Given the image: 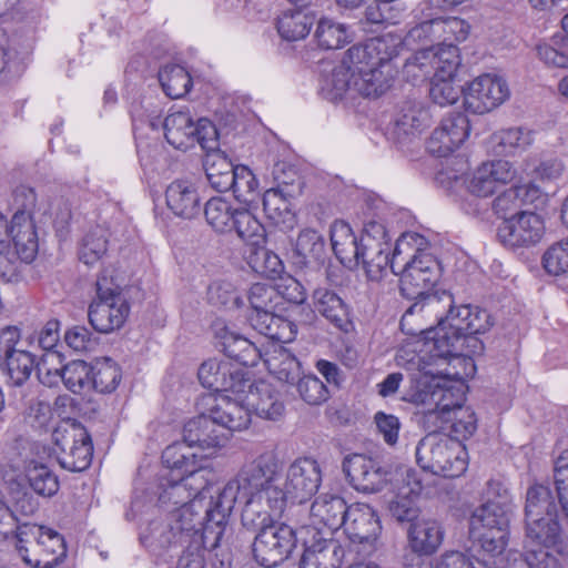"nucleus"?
Wrapping results in <instances>:
<instances>
[{
	"instance_id": "obj_28",
	"label": "nucleus",
	"mask_w": 568,
	"mask_h": 568,
	"mask_svg": "<svg viewBox=\"0 0 568 568\" xmlns=\"http://www.w3.org/2000/svg\"><path fill=\"white\" fill-rule=\"evenodd\" d=\"M168 207L182 219H194L201 213V197L193 183L185 180L173 181L165 191Z\"/></svg>"
},
{
	"instance_id": "obj_6",
	"label": "nucleus",
	"mask_w": 568,
	"mask_h": 568,
	"mask_svg": "<svg viewBox=\"0 0 568 568\" xmlns=\"http://www.w3.org/2000/svg\"><path fill=\"white\" fill-rule=\"evenodd\" d=\"M510 505L489 499L469 519V537L489 556L501 555L509 536Z\"/></svg>"
},
{
	"instance_id": "obj_49",
	"label": "nucleus",
	"mask_w": 568,
	"mask_h": 568,
	"mask_svg": "<svg viewBox=\"0 0 568 568\" xmlns=\"http://www.w3.org/2000/svg\"><path fill=\"white\" fill-rule=\"evenodd\" d=\"M161 458L162 463L170 468V475H176L197 464L203 459V456H199L193 452V447L183 438L181 442H174L169 445L163 450Z\"/></svg>"
},
{
	"instance_id": "obj_63",
	"label": "nucleus",
	"mask_w": 568,
	"mask_h": 568,
	"mask_svg": "<svg viewBox=\"0 0 568 568\" xmlns=\"http://www.w3.org/2000/svg\"><path fill=\"white\" fill-rule=\"evenodd\" d=\"M296 389L300 397L308 405H321L329 398L327 386L312 374L298 378Z\"/></svg>"
},
{
	"instance_id": "obj_35",
	"label": "nucleus",
	"mask_w": 568,
	"mask_h": 568,
	"mask_svg": "<svg viewBox=\"0 0 568 568\" xmlns=\"http://www.w3.org/2000/svg\"><path fill=\"white\" fill-rule=\"evenodd\" d=\"M141 542L152 551L168 550L185 544L169 516L151 520L140 534Z\"/></svg>"
},
{
	"instance_id": "obj_3",
	"label": "nucleus",
	"mask_w": 568,
	"mask_h": 568,
	"mask_svg": "<svg viewBox=\"0 0 568 568\" xmlns=\"http://www.w3.org/2000/svg\"><path fill=\"white\" fill-rule=\"evenodd\" d=\"M426 245V239L414 232H407L396 241L393 255L392 244L385 226L376 221L365 224L359 236L358 266L362 265L368 281L378 282L389 266L394 274H398L399 258L407 248Z\"/></svg>"
},
{
	"instance_id": "obj_12",
	"label": "nucleus",
	"mask_w": 568,
	"mask_h": 568,
	"mask_svg": "<svg viewBox=\"0 0 568 568\" xmlns=\"http://www.w3.org/2000/svg\"><path fill=\"white\" fill-rule=\"evenodd\" d=\"M342 468L349 485L357 491H381L389 480V469L379 460L363 454L346 456Z\"/></svg>"
},
{
	"instance_id": "obj_15",
	"label": "nucleus",
	"mask_w": 568,
	"mask_h": 568,
	"mask_svg": "<svg viewBox=\"0 0 568 568\" xmlns=\"http://www.w3.org/2000/svg\"><path fill=\"white\" fill-rule=\"evenodd\" d=\"M6 344L0 352L1 365L7 383L12 387L23 386L38 366L37 356L29 351L17 348L20 332L16 326L8 331Z\"/></svg>"
},
{
	"instance_id": "obj_25",
	"label": "nucleus",
	"mask_w": 568,
	"mask_h": 568,
	"mask_svg": "<svg viewBox=\"0 0 568 568\" xmlns=\"http://www.w3.org/2000/svg\"><path fill=\"white\" fill-rule=\"evenodd\" d=\"M313 304L316 312L337 329L348 333L354 328L349 306L334 291L326 287L316 288L313 293Z\"/></svg>"
},
{
	"instance_id": "obj_59",
	"label": "nucleus",
	"mask_w": 568,
	"mask_h": 568,
	"mask_svg": "<svg viewBox=\"0 0 568 568\" xmlns=\"http://www.w3.org/2000/svg\"><path fill=\"white\" fill-rule=\"evenodd\" d=\"M90 364L84 361H71L62 366V383L74 394L90 389Z\"/></svg>"
},
{
	"instance_id": "obj_45",
	"label": "nucleus",
	"mask_w": 568,
	"mask_h": 568,
	"mask_svg": "<svg viewBox=\"0 0 568 568\" xmlns=\"http://www.w3.org/2000/svg\"><path fill=\"white\" fill-rule=\"evenodd\" d=\"M239 207L223 197H211L204 205L203 213L206 223L220 234L232 233V222Z\"/></svg>"
},
{
	"instance_id": "obj_17",
	"label": "nucleus",
	"mask_w": 568,
	"mask_h": 568,
	"mask_svg": "<svg viewBox=\"0 0 568 568\" xmlns=\"http://www.w3.org/2000/svg\"><path fill=\"white\" fill-rule=\"evenodd\" d=\"M403 49V40L399 36L386 33L368 39L365 43L355 44L347 50V59L351 63H365L383 70L392 68L390 62Z\"/></svg>"
},
{
	"instance_id": "obj_58",
	"label": "nucleus",
	"mask_w": 568,
	"mask_h": 568,
	"mask_svg": "<svg viewBox=\"0 0 568 568\" xmlns=\"http://www.w3.org/2000/svg\"><path fill=\"white\" fill-rule=\"evenodd\" d=\"M28 488L42 497L54 496L60 487L58 476L45 465H36L27 473Z\"/></svg>"
},
{
	"instance_id": "obj_13",
	"label": "nucleus",
	"mask_w": 568,
	"mask_h": 568,
	"mask_svg": "<svg viewBox=\"0 0 568 568\" xmlns=\"http://www.w3.org/2000/svg\"><path fill=\"white\" fill-rule=\"evenodd\" d=\"M445 394L440 377L420 374L419 377L412 379L410 386L404 393L402 399L427 407L423 414V425L427 427L429 422H433L434 425L437 424L439 412H445L452 406V403H443Z\"/></svg>"
},
{
	"instance_id": "obj_32",
	"label": "nucleus",
	"mask_w": 568,
	"mask_h": 568,
	"mask_svg": "<svg viewBox=\"0 0 568 568\" xmlns=\"http://www.w3.org/2000/svg\"><path fill=\"white\" fill-rule=\"evenodd\" d=\"M432 123L429 110L424 104L413 98H407L398 105L394 119L395 130L398 135H414L419 133Z\"/></svg>"
},
{
	"instance_id": "obj_26",
	"label": "nucleus",
	"mask_w": 568,
	"mask_h": 568,
	"mask_svg": "<svg viewBox=\"0 0 568 568\" xmlns=\"http://www.w3.org/2000/svg\"><path fill=\"white\" fill-rule=\"evenodd\" d=\"M353 91L365 98H378L390 87L394 78L393 68L383 70L365 63H353Z\"/></svg>"
},
{
	"instance_id": "obj_37",
	"label": "nucleus",
	"mask_w": 568,
	"mask_h": 568,
	"mask_svg": "<svg viewBox=\"0 0 568 568\" xmlns=\"http://www.w3.org/2000/svg\"><path fill=\"white\" fill-rule=\"evenodd\" d=\"M194 124L189 111L170 113L163 122L164 136L173 148L186 150L194 145Z\"/></svg>"
},
{
	"instance_id": "obj_30",
	"label": "nucleus",
	"mask_w": 568,
	"mask_h": 568,
	"mask_svg": "<svg viewBox=\"0 0 568 568\" xmlns=\"http://www.w3.org/2000/svg\"><path fill=\"white\" fill-rule=\"evenodd\" d=\"M558 494L549 485L536 483L528 487L524 507L525 521L540 517H559Z\"/></svg>"
},
{
	"instance_id": "obj_31",
	"label": "nucleus",
	"mask_w": 568,
	"mask_h": 568,
	"mask_svg": "<svg viewBox=\"0 0 568 568\" xmlns=\"http://www.w3.org/2000/svg\"><path fill=\"white\" fill-rule=\"evenodd\" d=\"M33 557L26 558V564L33 568H54L67 556L63 537L55 530L47 528L36 544Z\"/></svg>"
},
{
	"instance_id": "obj_16",
	"label": "nucleus",
	"mask_w": 568,
	"mask_h": 568,
	"mask_svg": "<svg viewBox=\"0 0 568 568\" xmlns=\"http://www.w3.org/2000/svg\"><path fill=\"white\" fill-rule=\"evenodd\" d=\"M509 97L506 82L490 74L475 79L464 92L465 109L475 114L490 112Z\"/></svg>"
},
{
	"instance_id": "obj_1",
	"label": "nucleus",
	"mask_w": 568,
	"mask_h": 568,
	"mask_svg": "<svg viewBox=\"0 0 568 568\" xmlns=\"http://www.w3.org/2000/svg\"><path fill=\"white\" fill-rule=\"evenodd\" d=\"M282 462L274 452H264L245 463L235 478L231 479L217 493V507L222 513L216 514L221 521L231 516L239 497H258L266 499L275 510H284V494L276 485L281 473Z\"/></svg>"
},
{
	"instance_id": "obj_50",
	"label": "nucleus",
	"mask_w": 568,
	"mask_h": 568,
	"mask_svg": "<svg viewBox=\"0 0 568 568\" xmlns=\"http://www.w3.org/2000/svg\"><path fill=\"white\" fill-rule=\"evenodd\" d=\"M159 81L171 99L184 97L192 88V78L181 65L169 64L159 71Z\"/></svg>"
},
{
	"instance_id": "obj_20",
	"label": "nucleus",
	"mask_w": 568,
	"mask_h": 568,
	"mask_svg": "<svg viewBox=\"0 0 568 568\" xmlns=\"http://www.w3.org/2000/svg\"><path fill=\"white\" fill-rule=\"evenodd\" d=\"M294 265L298 268L321 270L329 262L326 242L315 230L306 229L300 232L293 250Z\"/></svg>"
},
{
	"instance_id": "obj_46",
	"label": "nucleus",
	"mask_w": 568,
	"mask_h": 568,
	"mask_svg": "<svg viewBox=\"0 0 568 568\" xmlns=\"http://www.w3.org/2000/svg\"><path fill=\"white\" fill-rule=\"evenodd\" d=\"M90 389L102 394L116 389L121 381V369L114 361L109 357L100 358L90 364Z\"/></svg>"
},
{
	"instance_id": "obj_18",
	"label": "nucleus",
	"mask_w": 568,
	"mask_h": 568,
	"mask_svg": "<svg viewBox=\"0 0 568 568\" xmlns=\"http://www.w3.org/2000/svg\"><path fill=\"white\" fill-rule=\"evenodd\" d=\"M352 544L363 545L366 552L374 549L382 526L376 510L368 504L356 503L349 506L342 526Z\"/></svg>"
},
{
	"instance_id": "obj_4",
	"label": "nucleus",
	"mask_w": 568,
	"mask_h": 568,
	"mask_svg": "<svg viewBox=\"0 0 568 568\" xmlns=\"http://www.w3.org/2000/svg\"><path fill=\"white\" fill-rule=\"evenodd\" d=\"M525 542L538 548L520 554V565L527 568H562L568 546L562 540L558 517L525 521Z\"/></svg>"
},
{
	"instance_id": "obj_9",
	"label": "nucleus",
	"mask_w": 568,
	"mask_h": 568,
	"mask_svg": "<svg viewBox=\"0 0 568 568\" xmlns=\"http://www.w3.org/2000/svg\"><path fill=\"white\" fill-rule=\"evenodd\" d=\"M219 513H222V508L217 507V496H211L207 504L201 499H193L186 505L171 510L168 516L182 540L185 544H195V538L202 537L209 525L223 528V538L231 535L232 528L229 525L231 516H225L220 523L219 517H216Z\"/></svg>"
},
{
	"instance_id": "obj_21",
	"label": "nucleus",
	"mask_w": 568,
	"mask_h": 568,
	"mask_svg": "<svg viewBox=\"0 0 568 568\" xmlns=\"http://www.w3.org/2000/svg\"><path fill=\"white\" fill-rule=\"evenodd\" d=\"M242 402L261 418L277 420L285 413L281 393L264 379L256 381Z\"/></svg>"
},
{
	"instance_id": "obj_51",
	"label": "nucleus",
	"mask_w": 568,
	"mask_h": 568,
	"mask_svg": "<svg viewBox=\"0 0 568 568\" xmlns=\"http://www.w3.org/2000/svg\"><path fill=\"white\" fill-rule=\"evenodd\" d=\"M207 303L225 311L240 310L245 305L242 294L227 281L212 282L206 292Z\"/></svg>"
},
{
	"instance_id": "obj_23",
	"label": "nucleus",
	"mask_w": 568,
	"mask_h": 568,
	"mask_svg": "<svg viewBox=\"0 0 568 568\" xmlns=\"http://www.w3.org/2000/svg\"><path fill=\"white\" fill-rule=\"evenodd\" d=\"M129 313L126 300H93L89 305L88 318L98 333L109 334L123 326Z\"/></svg>"
},
{
	"instance_id": "obj_62",
	"label": "nucleus",
	"mask_w": 568,
	"mask_h": 568,
	"mask_svg": "<svg viewBox=\"0 0 568 568\" xmlns=\"http://www.w3.org/2000/svg\"><path fill=\"white\" fill-rule=\"evenodd\" d=\"M462 80H446L433 78L429 88V97L434 103L445 106L457 102L460 93L464 94Z\"/></svg>"
},
{
	"instance_id": "obj_55",
	"label": "nucleus",
	"mask_w": 568,
	"mask_h": 568,
	"mask_svg": "<svg viewBox=\"0 0 568 568\" xmlns=\"http://www.w3.org/2000/svg\"><path fill=\"white\" fill-rule=\"evenodd\" d=\"M8 495L9 507L16 518H20V516L30 517L39 509L38 499L29 491L28 486L21 481L11 480Z\"/></svg>"
},
{
	"instance_id": "obj_7",
	"label": "nucleus",
	"mask_w": 568,
	"mask_h": 568,
	"mask_svg": "<svg viewBox=\"0 0 568 568\" xmlns=\"http://www.w3.org/2000/svg\"><path fill=\"white\" fill-rule=\"evenodd\" d=\"M54 455L59 465L69 471L88 469L93 457L91 435L77 419H63L52 432Z\"/></svg>"
},
{
	"instance_id": "obj_48",
	"label": "nucleus",
	"mask_w": 568,
	"mask_h": 568,
	"mask_svg": "<svg viewBox=\"0 0 568 568\" xmlns=\"http://www.w3.org/2000/svg\"><path fill=\"white\" fill-rule=\"evenodd\" d=\"M232 232L243 242L255 246L265 242V229L247 209L239 207L232 222Z\"/></svg>"
},
{
	"instance_id": "obj_40",
	"label": "nucleus",
	"mask_w": 568,
	"mask_h": 568,
	"mask_svg": "<svg viewBox=\"0 0 568 568\" xmlns=\"http://www.w3.org/2000/svg\"><path fill=\"white\" fill-rule=\"evenodd\" d=\"M444 531L434 519H419L408 529L410 550L434 554L443 542Z\"/></svg>"
},
{
	"instance_id": "obj_34",
	"label": "nucleus",
	"mask_w": 568,
	"mask_h": 568,
	"mask_svg": "<svg viewBox=\"0 0 568 568\" xmlns=\"http://www.w3.org/2000/svg\"><path fill=\"white\" fill-rule=\"evenodd\" d=\"M237 501L243 504L241 521L245 529L253 532H261L270 525H275L273 516H280L284 510H275L266 499L258 497H239Z\"/></svg>"
},
{
	"instance_id": "obj_54",
	"label": "nucleus",
	"mask_w": 568,
	"mask_h": 568,
	"mask_svg": "<svg viewBox=\"0 0 568 568\" xmlns=\"http://www.w3.org/2000/svg\"><path fill=\"white\" fill-rule=\"evenodd\" d=\"M108 231L101 226L90 230L82 240L79 258L87 265L100 261L108 252Z\"/></svg>"
},
{
	"instance_id": "obj_47",
	"label": "nucleus",
	"mask_w": 568,
	"mask_h": 568,
	"mask_svg": "<svg viewBox=\"0 0 568 568\" xmlns=\"http://www.w3.org/2000/svg\"><path fill=\"white\" fill-rule=\"evenodd\" d=\"M314 37L318 47L325 50L339 49L351 41L348 27L326 17L317 21Z\"/></svg>"
},
{
	"instance_id": "obj_56",
	"label": "nucleus",
	"mask_w": 568,
	"mask_h": 568,
	"mask_svg": "<svg viewBox=\"0 0 568 568\" xmlns=\"http://www.w3.org/2000/svg\"><path fill=\"white\" fill-rule=\"evenodd\" d=\"M272 175L276 184L273 189H277L284 196L295 197L302 194L303 180L293 165L277 162L273 166Z\"/></svg>"
},
{
	"instance_id": "obj_22",
	"label": "nucleus",
	"mask_w": 568,
	"mask_h": 568,
	"mask_svg": "<svg viewBox=\"0 0 568 568\" xmlns=\"http://www.w3.org/2000/svg\"><path fill=\"white\" fill-rule=\"evenodd\" d=\"M303 547L298 568H341L344 564L346 550L338 540L318 538L310 545L303 541Z\"/></svg>"
},
{
	"instance_id": "obj_29",
	"label": "nucleus",
	"mask_w": 568,
	"mask_h": 568,
	"mask_svg": "<svg viewBox=\"0 0 568 568\" xmlns=\"http://www.w3.org/2000/svg\"><path fill=\"white\" fill-rule=\"evenodd\" d=\"M221 351L242 366L253 367L260 362V348L246 337L230 331L226 326L216 332Z\"/></svg>"
},
{
	"instance_id": "obj_10",
	"label": "nucleus",
	"mask_w": 568,
	"mask_h": 568,
	"mask_svg": "<svg viewBox=\"0 0 568 568\" xmlns=\"http://www.w3.org/2000/svg\"><path fill=\"white\" fill-rule=\"evenodd\" d=\"M297 531L286 524H275L257 532L252 544L255 561L273 568L286 560L297 546Z\"/></svg>"
},
{
	"instance_id": "obj_5",
	"label": "nucleus",
	"mask_w": 568,
	"mask_h": 568,
	"mask_svg": "<svg viewBox=\"0 0 568 568\" xmlns=\"http://www.w3.org/2000/svg\"><path fill=\"white\" fill-rule=\"evenodd\" d=\"M438 427L437 424L434 427H426L429 434L416 446V463L423 470L434 475L445 478L459 477L467 469V450L460 442L435 434Z\"/></svg>"
},
{
	"instance_id": "obj_14",
	"label": "nucleus",
	"mask_w": 568,
	"mask_h": 568,
	"mask_svg": "<svg viewBox=\"0 0 568 568\" xmlns=\"http://www.w3.org/2000/svg\"><path fill=\"white\" fill-rule=\"evenodd\" d=\"M545 234L542 219L534 212H520L517 217L503 221L497 227V239L506 247H530Z\"/></svg>"
},
{
	"instance_id": "obj_52",
	"label": "nucleus",
	"mask_w": 568,
	"mask_h": 568,
	"mask_svg": "<svg viewBox=\"0 0 568 568\" xmlns=\"http://www.w3.org/2000/svg\"><path fill=\"white\" fill-rule=\"evenodd\" d=\"M247 263L255 273L271 280L280 277L284 271V264L278 255L262 244L253 246Z\"/></svg>"
},
{
	"instance_id": "obj_2",
	"label": "nucleus",
	"mask_w": 568,
	"mask_h": 568,
	"mask_svg": "<svg viewBox=\"0 0 568 568\" xmlns=\"http://www.w3.org/2000/svg\"><path fill=\"white\" fill-rule=\"evenodd\" d=\"M423 246L407 248V252L399 258L400 293L405 298L415 301L405 311L399 323L400 329L407 335H417L414 328L407 327L409 317L426 311L429 296L440 295V292H432L440 277L439 262L432 254L425 252Z\"/></svg>"
},
{
	"instance_id": "obj_53",
	"label": "nucleus",
	"mask_w": 568,
	"mask_h": 568,
	"mask_svg": "<svg viewBox=\"0 0 568 568\" xmlns=\"http://www.w3.org/2000/svg\"><path fill=\"white\" fill-rule=\"evenodd\" d=\"M229 372L230 363L209 359L199 367L197 377L203 387L214 393H222L225 387H232L231 379L225 377V374H230Z\"/></svg>"
},
{
	"instance_id": "obj_57",
	"label": "nucleus",
	"mask_w": 568,
	"mask_h": 568,
	"mask_svg": "<svg viewBox=\"0 0 568 568\" xmlns=\"http://www.w3.org/2000/svg\"><path fill=\"white\" fill-rule=\"evenodd\" d=\"M230 191L239 202L248 204L258 195V182L247 166L239 165L232 175Z\"/></svg>"
},
{
	"instance_id": "obj_61",
	"label": "nucleus",
	"mask_w": 568,
	"mask_h": 568,
	"mask_svg": "<svg viewBox=\"0 0 568 568\" xmlns=\"http://www.w3.org/2000/svg\"><path fill=\"white\" fill-rule=\"evenodd\" d=\"M206 473H209L206 468L197 463L176 474L175 477L186 488L192 499H201L204 503V493L209 485V480L205 477Z\"/></svg>"
},
{
	"instance_id": "obj_44",
	"label": "nucleus",
	"mask_w": 568,
	"mask_h": 568,
	"mask_svg": "<svg viewBox=\"0 0 568 568\" xmlns=\"http://www.w3.org/2000/svg\"><path fill=\"white\" fill-rule=\"evenodd\" d=\"M211 413L217 425L223 427V432H236L246 429L251 423V410L244 404L237 402L224 400V405H215Z\"/></svg>"
},
{
	"instance_id": "obj_38",
	"label": "nucleus",
	"mask_w": 568,
	"mask_h": 568,
	"mask_svg": "<svg viewBox=\"0 0 568 568\" xmlns=\"http://www.w3.org/2000/svg\"><path fill=\"white\" fill-rule=\"evenodd\" d=\"M479 334H470L465 332L462 335H454L449 339L446 335H440V342L437 349L429 355L433 358H449V357H470L471 355L481 354L484 351V343L478 337Z\"/></svg>"
},
{
	"instance_id": "obj_33",
	"label": "nucleus",
	"mask_w": 568,
	"mask_h": 568,
	"mask_svg": "<svg viewBox=\"0 0 568 568\" xmlns=\"http://www.w3.org/2000/svg\"><path fill=\"white\" fill-rule=\"evenodd\" d=\"M332 250L337 260L347 268L358 266L359 237L349 224L335 222L331 229Z\"/></svg>"
},
{
	"instance_id": "obj_41",
	"label": "nucleus",
	"mask_w": 568,
	"mask_h": 568,
	"mask_svg": "<svg viewBox=\"0 0 568 568\" xmlns=\"http://www.w3.org/2000/svg\"><path fill=\"white\" fill-rule=\"evenodd\" d=\"M203 168L210 185L217 192H227L239 165H234L224 151H215L205 154Z\"/></svg>"
},
{
	"instance_id": "obj_24",
	"label": "nucleus",
	"mask_w": 568,
	"mask_h": 568,
	"mask_svg": "<svg viewBox=\"0 0 568 568\" xmlns=\"http://www.w3.org/2000/svg\"><path fill=\"white\" fill-rule=\"evenodd\" d=\"M10 243L14 246V254L24 264L31 263L39 250L36 224L27 213L16 212L10 222Z\"/></svg>"
},
{
	"instance_id": "obj_11",
	"label": "nucleus",
	"mask_w": 568,
	"mask_h": 568,
	"mask_svg": "<svg viewBox=\"0 0 568 568\" xmlns=\"http://www.w3.org/2000/svg\"><path fill=\"white\" fill-rule=\"evenodd\" d=\"M322 483V470L320 464L311 457L295 459L286 470L284 488V508L287 500L303 504L317 493Z\"/></svg>"
},
{
	"instance_id": "obj_36",
	"label": "nucleus",
	"mask_w": 568,
	"mask_h": 568,
	"mask_svg": "<svg viewBox=\"0 0 568 568\" xmlns=\"http://www.w3.org/2000/svg\"><path fill=\"white\" fill-rule=\"evenodd\" d=\"M223 540V528L209 525L204 535L195 538V544H187L179 557L175 568H205V550H215Z\"/></svg>"
},
{
	"instance_id": "obj_43",
	"label": "nucleus",
	"mask_w": 568,
	"mask_h": 568,
	"mask_svg": "<svg viewBox=\"0 0 568 568\" xmlns=\"http://www.w3.org/2000/svg\"><path fill=\"white\" fill-rule=\"evenodd\" d=\"M248 321L254 329L258 333L273 338H284L285 331L288 329L290 336L286 337L291 341L297 333V326L293 322L273 313V308L265 311L252 312Z\"/></svg>"
},
{
	"instance_id": "obj_8",
	"label": "nucleus",
	"mask_w": 568,
	"mask_h": 568,
	"mask_svg": "<svg viewBox=\"0 0 568 568\" xmlns=\"http://www.w3.org/2000/svg\"><path fill=\"white\" fill-rule=\"evenodd\" d=\"M427 314H435L437 325L426 329H415L422 334L424 346L427 353H433L439 345L440 335H446L452 339L454 335H462L467 332L466 324L470 315V305L455 306L454 296L447 291H442L440 295H433L427 298Z\"/></svg>"
},
{
	"instance_id": "obj_64",
	"label": "nucleus",
	"mask_w": 568,
	"mask_h": 568,
	"mask_svg": "<svg viewBox=\"0 0 568 568\" xmlns=\"http://www.w3.org/2000/svg\"><path fill=\"white\" fill-rule=\"evenodd\" d=\"M542 265L548 274L558 276L568 272V237L554 243L542 255Z\"/></svg>"
},
{
	"instance_id": "obj_60",
	"label": "nucleus",
	"mask_w": 568,
	"mask_h": 568,
	"mask_svg": "<svg viewBox=\"0 0 568 568\" xmlns=\"http://www.w3.org/2000/svg\"><path fill=\"white\" fill-rule=\"evenodd\" d=\"M45 527L30 523H18L12 537L17 539V550L26 562V557H33L34 544L41 539Z\"/></svg>"
},
{
	"instance_id": "obj_42",
	"label": "nucleus",
	"mask_w": 568,
	"mask_h": 568,
	"mask_svg": "<svg viewBox=\"0 0 568 568\" xmlns=\"http://www.w3.org/2000/svg\"><path fill=\"white\" fill-rule=\"evenodd\" d=\"M316 17L308 10H286L277 20L278 34L286 41H298L308 36Z\"/></svg>"
},
{
	"instance_id": "obj_39",
	"label": "nucleus",
	"mask_w": 568,
	"mask_h": 568,
	"mask_svg": "<svg viewBox=\"0 0 568 568\" xmlns=\"http://www.w3.org/2000/svg\"><path fill=\"white\" fill-rule=\"evenodd\" d=\"M353 75L354 64L346 55L341 64L322 77L320 85L322 97L331 102L341 100L347 91H353Z\"/></svg>"
},
{
	"instance_id": "obj_27",
	"label": "nucleus",
	"mask_w": 568,
	"mask_h": 568,
	"mask_svg": "<svg viewBox=\"0 0 568 568\" xmlns=\"http://www.w3.org/2000/svg\"><path fill=\"white\" fill-rule=\"evenodd\" d=\"M349 506L337 494H321L311 505L310 515L314 525H323L335 531L342 528Z\"/></svg>"
},
{
	"instance_id": "obj_19",
	"label": "nucleus",
	"mask_w": 568,
	"mask_h": 568,
	"mask_svg": "<svg viewBox=\"0 0 568 568\" xmlns=\"http://www.w3.org/2000/svg\"><path fill=\"white\" fill-rule=\"evenodd\" d=\"M183 437L193 448L196 446L202 450L222 447L229 440V434L216 424L212 413L187 420L183 426Z\"/></svg>"
}]
</instances>
